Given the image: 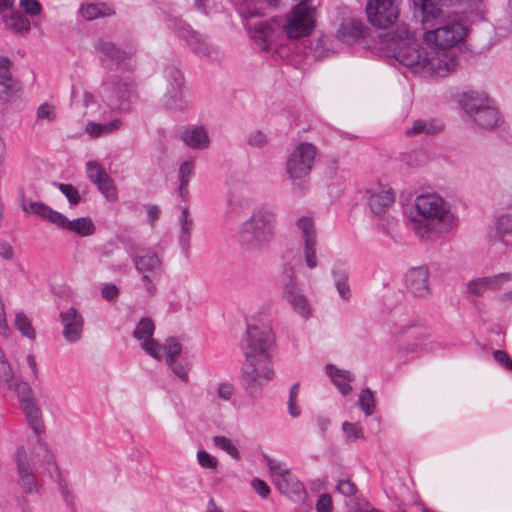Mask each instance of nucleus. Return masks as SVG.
Listing matches in <instances>:
<instances>
[{"label":"nucleus","instance_id":"obj_1","mask_svg":"<svg viewBox=\"0 0 512 512\" xmlns=\"http://www.w3.org/2000/svg\"><path fill=\"white\" fill-rule=\"evenodd\" d=\"M414 14L420 13L427 26L443 14V7L458 9L455 17L442 19L437 27L427 29L422 39L426 44L425 57L416 65L422 77H445L454 72L459 60L455 48L463 44L469 33V22L484 18L485 0H410Z\"/></svg>","mask_w":512,"mask_h":512},{"label":"nucleus","instance_id":"obj_2","mask_svg":"<svg viewBox=\"0 0 512 512\" xmlns=\"http://www.w3.org/2000/svg\"><path fill=\"white\" fill-rule=\"evenodd\" d=\"M410 224L418 238L430 240L454 229L458 218L442 196L426 193L415 198Z\"/></svg>","mask_w":512,"mask_h":512},{"label":"nucleus","instance_id":"obj_3","mask_svg":"<svg viewBox=\"0 0 512 512\" xmlns=\"http://www.w3.org/2000/svg\"><path fill=\"white\" fill-rule=\"evenodd\" d=\"M276 212L268 205L255 209L239 232V241L247 249H258L269 243L275 235Z\"/></svg>","mask_w":512,"mask_h":512},{"label":"nucleus","instance_id":"obj_4","mask_svg":"<svg viewBox=\"0 0 512 512\" xmlns=\"http://www.w3.org/2000/svg\"><path fill=\"white\" fill-rule=\"evenodd\" d=\"M388 47L394 58L407 66L413 73L418 74L416 65L422 63L425 48L417 42L415 34L406 23H399L388 33Z\"/></svg>","mask_w":512,"mask_h":512},{"label":"nucleus","instance_id":"obj_5","mask_svg":"<svg viewBox=\"0 0 512 512\" xmlns=\"http://www.w3.org/2000/svg\"><path fill=\"white\" fill-rule=\"evenodd\" d=\"M317 25V8L312 0H300L285 16L283 31L290 40L310 36Z\"/></svg>","mask_w":512,"mask_h":512},{"label":"nucleus","instance_id":"obj_6","mask_svg":"<svg viewBox=\"0 0 512 512\" xmlns=\"http://www.w3.org/2000/svg\"><path fill=\"white\" fill-rule=\"evenodd\" d=\"M168 27L183 38L195 54L212 60L222 57L220 49L211 44L203 35L193 30L189 24L178 16H167Z\"/></svg>","mask_w":512,"mask_h":512},{"label":"nucleus","instance_id":"obj_7","mask_svg":"<svg viewBox=\"0 0 512 512\" xmlns=\"http://www.w3.org/2000/svg\"><path fill=\"white\" fill-rule=\"evenodd\" d=\"M274 377L270 356L245 357L242 366L243 386L250 395L258 394Z\"/></svg>","mask_w":512,"mask_h":512},{"label":"nucleus","instance_id":"obj_8","mask_svg":"<svg viewBox=\"0 0 512 512\" xmlns=\"http://www.w3.org/2000/svg\"><path fill=\"white\" fill-rule=\"evenodd\" d=\"M42 433L34 432V435L28 438L26 445H20L14 453V463L16 469H19V460H23L28 469H36L37 464H44L48 470L55 466L54 456L47 444L41 437Z\"/></svg>","mask_w":512,"mask_h":512},{"label":"nucleus","instance_id":"obj_9","mask_svg":"<svg viewBox=\"0 0 512 512\" xmlns=\"http://www.w3.org/2000/svg\"><path fill=\"white\" fill-rule=\"evenodd\" d=\"M166 90L162 97V105L172 112L185 111L190 103V92L185 87L184 78L179 69L169 66L164 70Z\"/></svg>","mask_w":512,"mask_h":512},{"label":"nucleus","instance_id":"obj_10","mask_svg":"<svg viewBox=\"0 0 512 512\" xmlns=\"http://www.w3.org/2000/svg\"><path fill=\"white\" fill-rule=\"evenodd\" d=\"M317 155V148L310 142L298 143L288 154L286 172L292 180H303L309 177Z\"/></svg>","mask_w":512,"mask_h":512},{"label":"nucleus","instance_id":"obj_11","mask_svg":"<svg viewBox=\"0 0 512 512\" xmlns=\"http://www.w3.org/2000/svg\"><path fill=\"white\" fill-rule=\"evenodd\" d=\"M264 461L269 469L272 482L280 493L296 501H300L305 498L306 493L304 486L294 475L291 474L288 468L279 461L268 456H264Z\"/></svg>","mask_w":512,"mask_h":512},{"label":"nucleus","instance_id":"obj_12","mask_svg":"<svg viewBox=\"0 0 512 512\" xmlns=\"http://www.w3.org/2000/svg\"><path fill=\"white\" fill-rule=\"evenodd\" d=\"M8 388L17 392L19 403L29 427L34 432L43 433L45 426L42 411L30 385L25 381L16 380L13 375V386Z\"/></svg>","mask_w":512,"mask_h":512},{"label":"nucleus","instance_id":"obj_13","mask_svg":"<svg viewBox=\"0 0 512 512\" xmlns=\"http://www.w3.org/2000/svg\"><path fill=\"white\" fill-rule=\"evenodd\" d=\"M402 2L403 0H367L365 13L368 22L379 29L391 27L400 16Z\"/></svg>","mask_w":512,"mask_h":512},{"label":"nucleus","instance_id":"obj_14","mask_svg":"<svg viewBox=\"0 0 512 512\" xmlns=\"http://www.w3.org/2000/svg\"><path fill=\"white\" fill-rule=\"evenodd\" d=\"M238 12L251 38L259 40L263 50L268 49V42L273 34V26L267 20L261 18L264 10L250 7L249 3L246 2L239 5Z\"/></svg>","mask_w":512,"mask_h":512},{"label":"nucleus","instance_id":"obj_15","mask_svg":"<svg viewBox=\"0 0 512 512\" xmlns=\"http://www.w3.org/2000/svg\"><path fill=\"white\" fill-rule=\"evenodd\" d=\"M273 344V335L270 330L255 325H248L245 333L242 350L245 357L270 356Z\"/></svg>","mask_w":512,"mask_h":512},{"label":"nucleus","instance_id":"obj_16","mask_svg":"<svg viewBox=\"0 0 512 512\" xmlns=\"http://www.w3.org/2000/svg\"><path fill=\"white\" fill-rule=\"evenodd\" d=\"M468 289L475 295H481L488 290H503L501 301L512 300V274L501 273L494 276L477 278L469 282Z\"/></svg>","mask_w":512,"mask_h":512},{"label":"nucleus","instance_id":"obj_17","mask_svg":"<svg viewBox=\"0 0 512 512\" xmlns=\"http://www.w3.org/2000/svg\"><path fill=\"white\" fill-rule=\"evenodd\" d=\"M132 82L129 79L104 84L99 94L113 110H125L132 95Z\"/></svg>","mask_w":512,"mask_h":512},{"label":"nucleus","instance_id":"obj_18","mask_svg":"<svg viewBox=\"0 0 512 512\" xmlns=\"http://www.w3.org/2000/svg\"><path fill=\"white\" fill-rule=\"evenodd\" d=\"M297 229L301 232L303 239L302 255L306 266L315 269L318 265L316 246L317 236L314 221L312 218L303 216L296 222Z\"/></svg>","mask_w":512,"mask_h":512},{"label":"nucleus","instance_id":"obj_19","mask_svg":"<svg viewBox=\"0 0 512 512\" xmlns=\"http://www.w3.org/2000/svg\"><path fill=\"white\" fill-rule=\"evenodd\" d=\"M154 331V322L150 318L144 317L137 323L133 336L137 341H139L140 347L147 354L154 359L160 360L162 357V345L152 338Z\"/></svg>","mask_w":512,"mask_h":512},{"label":"nucleus","instance_id":"obj_20","mask_svg":"<svg viewBox=\"0 0 512 512\" xmlns=\"http://www.w3.org/2000/svg\"><path fill=\"white\" fill-rule=\"evenodd\" d=\"M283 298L301 317L307 319L311 315V306L307 297L301 293L292 275L288 273L282 284Z\"/></svg>","mask_w":512,"mask_h":512},{"label":"nucleus","instance_id":"obj_21","mask_svg":"<svg viewBox=\"0 0 512 512\" xmlns=\"http://www.w3.org/2000/svg\"><path fill=\"white\" fill-rule=\"evenodd\" d=\"M407 291L416 298L427 299L431 295L429 271L425 266L414 267L408 270L405 276Z\"/></svg>","mask_w":512,"mask_h":512},{"label":"nucleus","instance_id":"obj_22","mask_svg":"<svg viewBox=\"0 0 512 512\" xmlns=\"http://www.w3.org/2000/svg\"><path fill=\"white\" fill-rule=\"evenodd\" d=\"M86 172L89 180L97 186L99 191L109 201H115L117 199V191L113 180L98 162L88 161L86 163Z\"/></svg>","mask_w":512,"mask_h":512},{"label":"nucleus","instance_id":"obj_23","mask_svg":"<svg viewBox=\"0 0 512 512\" xmlns=\"http://www.w3.org/2000/svg\"><path fill=\"white\" fill-rule=\"evenodd\" d=\"M367 204L374 214H383L394 202V193L386 185L374 184L366 189Z\"/></svg>","mask_w":512,"mask_h":512},{"label":"nucleus","instance_id":"obj_24","mask_svg":"<svg viewBox=\"0 0 512 512\" xmlns=\"http://www.w3.org/2000/svg\"><path fill=\"white\" fill-rule=\"evenodd\" d=\"M60 321L63 326L62 334L66 341L74 343L81 339L84 318L74 307H69L62 311L60 313Z\"/></svg>","mask_w":512,"mask_h":512},{"label":"nucleus","instance_id":"obj_25","mask_svg":"<svg viewBox=\"0 0 512 512\" xmlns=\"http://www.w3.org/2000/svg\"><path fill=\"white\" fill-rule=\"evenodd\" d=\"M135 269L142 276L157 277L163 269L162 259L153 251H146L143 254L135 255L133 258Z\"/></svg>","mask_w":512,"mask_h":512},{"label":"nucleus","instance_id":"obj_26","mask_svg":"<svg viewBox=\"0 0 512 512\" xmlns=\"http://www.w3.org/2000/svg\"><path fill=\"white\" fill-rule=\"evenodd\" d=\"M12 62L0 56V102L7 103L16 89V84L11 74Z\"/></svg>","mask_w":512,"mask_h":512},{"label":"nucleus","instance_id":"obj_27","mask_svg":"<svg viewBox=\"0 0 512 512\" xmlns=\"http://www.w3.org/2000/svg\"><path fill=\"white\" fill-rule=\"evenodd\" d=\"M492 100L483 92H467L461 96L460 105L462 109L472 118L476 117Z\"/></svg>","mask_w":512,"mask_h":512},{"label":"nucleus","instance_id":"obj_28","mask_svg":"<svg viewBox=\"0 0 512 512\" xmlns=\"http://www.w3.org/2000/svg\"><path fill=\"white\" fill-rule=\"evenodd\" d=\"M21 208L22 210L27 214H35L40 216L41 218L48 220L49 222L55 224L56 226L61 223L62 220V213L53 210L43 202H30L29 204L26 203L25 197L22 196L21 199Z\"/></svg>","mask_w":512,"mask_h":512},{"label":"nucleus","instance_id":"obj_29","mask_svg":"<svg viewBox=\"0 0 512 512\" xmlns=\"http://www.w3.org/2000/svg\"><path fill=\"white\" fill-rule=\"evenodd\" d=\"M365 32V25L355 19H347L341 23L337 32L336 38L343 43H353L363 37Z\"/></svg>","mask_w":512,"mask_h":512},{"label":"nucleus","instance_id":"obj_30","mask_svg":"<svg viewBox=\"0 0 512 512\" xmlns=\"http://www.w3.org/2000/svg\"><path fill=\"white\" fill-rule=\"evenodd\" d=\"M58 227L74 232L81 237L91 236L96 230L93 221L89 217H80L74 220H69L63 214L61 223H59Z\"/></svg>","mask_w":512,"mask_h":512},{"label":"nucleus","instance_id":"obj_31","mask_svg":"<svg viewBox=\"0 0 512 512\" xmlns=\"http://www.w3.org/2000/svg\"><path fill=\"white\" fill-rule=\"evenodd\" d=\"M180 138L192 149H206L210 144L208 133L203 127L187 128L181 132Z\"/></svg>","mask_w":512,"mask_h":512},{"label":"nucleus","instance_id":"obj_32","mask_svg":"<svg viewBox=\"0 0 512 512\" xmlns=\"http://www.w3.org/2000/svg\"><path fill=\"white\" fill-rule=\"evenodd\" d=\"M332 276L340 298L344 301H349L351 298V289L348 283V271L344 263L338 262L333 265Z\"/></svg>","mask_w":512,"mask_h":512},{"label":"nucleus","instance_id":"obj_33","mask_svg":"<svg viewBox=\"0 0 512 512\" xmlns=\"http://www.w3.org/2000/svg\"><path fill=\"white\" fill-rule=\"evenodd\" d=\"M19 462V469H16L18 486L26 494L37 493L38 483L35 476L36 469H28L21 459Z\"/></svg>","mask_w":512,"mask_h":512},{"label":"nucleus","instance_id":"obj_34","mask_svg":"<svg viewBox=\"0 0 512 512\" xmlns=\"http://www.w3.org/2000/svg\"><path fill=\"white\" fill-rule=\"evenodd\" d=\"M326 372L341 394L347 395L351 392L352 387L350 386V382L354 380V376L351 372L338 369L333 365H327Z\"/></svg>","mask_w":512,"mask_h":512},{"label":"nucleus","instance_id":"obj_35","mask_svg":"<svg viewBox=\"0 0 512 512\" xmlns=\"http://www.w3.org/2000/svg\"><path fill=\"white\" fill-rule=\"evenodd\" d=\"M473 120L484 129L496 127L500 121V115L493 101L480 110Z\"/></svg>","mask_w":512,"mask_h":512},{"label":"nucleus","instance_id":"obj_36","mask_svg":"<svg viewBox=\"0 0 512 512\" xmlns=\"http://www.w3.org/2000/svg\"><path fill=\"white\" fill-rule=\"evenodd\" d=\"M180 231H179V242L182 249L188 253L190 247V238L191 232L193 230V220L189 216L188 209L186 207L182 208V214L180 217Z\"/></svg>","mask_w":512,"mask_h":512},{"label":"nucleus","instance_id":"obj_37","mask_svg":"<svg viewBox=\"0 0 512 512\" xmlns=\"http://www.w3.org/2000/svg\"><path fill=\"white\" fill-rule=\"evenodd\" d=\"M121 125L122 122L119 119H114L106 124H100L90 121L86 124L84 130L92 138H97L99 136L110 134L118 130L121 127Z\"/></svg>","mask_w":512,"mask_h":512},{"label":"nucleus","instance_id":"obj_38","mask_svg":"<svg viewBox=\"0 0 512 512\" xmlns=\"http://www.w3.org/2000/svg\"><path fill=\"white\" fill-rule=\"evenodd\" d=\"M442 125L435 120H415L412 127L406 131L408 136H416L420 134L432 135L439 132Z\"/></svg>","mask_w":512,"mask_h":512},{"label":"nucleus","instance_id":"obj_39","mask_svg":"<svg viewBox=\"0 0 512 512\" xmlns=\"http://www.w3.org/2000/svg\"><path fill=\"white\" fill-rule=\"evenodd\" d=\"M5 26L14 33H26L30 30V21L26 16L13 12L9 16H4Z\"/></svg>","mask_w":512,"mask_h":512},{"label":"nucleus","instance_id":"obj_40","mask_svg":"<svg viewBox=\"0 0 512 512\" xmlns=\"http://www.w3.org/2000/svg\"><path fill=\"white\" fill-rule=\"evenodd\" d=\"M235 387L230 382H221L208 390V397L211 401H229L234 395Z\"/></svg>","mask_w":512,"mask_h":512},{"label":"nucleus","instance_id":"obj_41","mask_svg":"<svg viewBox=\"0 0 512 512\" xmlns=\"http://www.w3.org/2000/svg\"><path fill=\"white\" fill-rule=\"evenodd\" d=\"M97 49L103 57H106L112 61L120 63L127 57L126 53L118 49L114 44L109 42H99Z\"/></svg>","mask_w":512,"mask_h":512},{"label":"nucleus","instance_id":"obj_42","mask_svg":"<svg viewBox=\"0 0 512 512\" xmlns=\"http://www.w3.org/2000/svg\"><path fill=\"white\" fill-rule=\"evenodd\" d=\"M212 442L215 447L226 452L229 456H231L235 460H239L241 455L239 450L233 441L225 436H214L212 438Z\"/></svg>","mask_w":512,"mask_h":512},{"label":"nucleus","instance_id":"obj_43","mask_svg":"<svg viewBox=\"0 0 512 512\" xmlns=\"http://www.w3.org/2000/svg\"><path fill=\"white\" fill-rule=\"evenodd\" d=\"M194 173V163L192 160L183 162L179 168V193L184 196L187 193V186Z\"/></svg>","mask_w":512,"mask_h":512},{"label":"nucleus","instance_id":"obj_44","mask_svg":"<svg viewBox=\"0 0 512 512\" xmlns=\"http://www.w3.org/2000/svg\"><path fill=\"white\" fill-rule=\"evenodd\" d=\"M14 326L22 336L32 340L35 339V330L32 327L31 321L24 313L18 312L15 315Z\"/></svg>","mask_w":512,"mask_h":512},{"label":"nucleus","instance_id":"obj_45","mask_svg":"<svg viewBox=\"0 0 512 512\" xmlns=\"http://www.w3.org/2000/svg\"><path fill=\"white\" fill-rule=\"evenodd\" d=\"M83 18L87 20H94L101 16L109 14V8L104 4H87L83 5L80 9Z\"/></svg>","mask_w":512,"mask_h":512},{"label":"nucleus","instance_id":"obj_46","mask_svg":"<svg viewBox=\"0 0 512 512\" xmlns=\"http://www.w3.org/2000/svg\"><path fill=\"white\" fill-rule=\"evenodd\" d=\"M342 430L350 443H355L357 440H364L363 427L359 423H351L348 421L343 422Z\"/></svg>","mask_w":512,"mask_h":512},{"label":"nucleus","instance_id":"obj_47","mask_svg":"<svg viewBox=\"0 0 512 512\" xmlns=\"http://www.w3.org/2000/svg\"><path fill=\"white\" fill-rule=\"evenodd\" d=\"M496 229L500 234L512 233V204L499 215L496 222Z\"/></svg>","mask_w":512,"mask_h":512},{"label":"nucleus","instance_id":"obj_48","mask_svg":"<svg viewBox=\"0 0 512 512\" xmlns=\"http://www.w3.org/2000/svg\"><path fill=\"white\" fill-rule=\"evenodd\" d=\"M358 404L366 416H370L374 413V410H375L374 394L369 388L363 389L360 392Z\"/></svg>","mask_w":512,"mask_h":512},{"label":"nucleus","instance_id":"obj_49","mask_svg":"<svg viewBox=\"0 0 512 512\" xmlns=\"http://www.w3.org/2000/svg\"><path fill=\"white\" fill-rule=\"evenodd\" d=\"M165 351V361H172L177 359V357L182 352L181 343L174 337H169L166 339L164 345L162 346V351Z\"/></svg>","mask_w":512,"mask_h":512},{"label":"nucleus","instance_id":"obj_50","mask_svg":"<svg viewBox=\"0 0 512 512\" xmlns=\"http://www.w3.org/2000/svg\"><path fill=\"white\" fill-rule=\"evenodd\" d=\"M0 382L7 387L13 386V369L5 358V355L0 348Z\"/></svg>","mask_w":512,"mask_h":512},{"label":"nucleus","instance_id":"obj_51","mask_svg":"<svg viewBox=\"0 0 512 512\" xmlns=\"http://www.w3.org/2000/svg\"><path fill=\"white\" fill-rule=\"evenodd\" d=\"M228 204L234 212L241 213L249 208L251 201L246 196L232 192L229 196Z\"/></svg>","mask_w":512,"mask_h":512},{"label":"nucleus","instance_id":"obj_52","mask_svg":"<svg viewBox=\"0 0 512 512\" xmlns=\"http://www.w3.org/2000/svg\"><path fill=\"white\" fill-rule=\"evenodd\" d=\"M197 462L202 468L212 471H215L218 467L217 458L205 450H199L197 452Z\"/></svg>","mask_w":512,"mask_h":512},{"label":"nucleus","instance_id":"obj_53","mask_svg":"<svg viewBox=\"0 0 512 512\" xmlns=\"http://www.w3.org/2000/svg\"><path fill=\"white\" fill-rule=\"evenodd\" d=\"M57 186L59 190L66 196L71 205H76L80 202L81 196L74 186L65 183H59Z\"/></svg>","mask_w":512,"mask_h":512},{"label":"nucleus","instance_id":"obj_54","mask_svg":"<svg viewBox=\"0 0 512 512\" xmlns=\"http://www.w3.org/2000/svg\"><path fill=\"white\" fill-rule=\"evenodd\" d=\"M37 118L39 120H47L49 122L56 118L55 108L52 105L44 103L37 109Z\"/></svg>","mask_w":512,"mask_h":512},{"label":"nucleus","instance_id":"obj_55","mask_svg":"<svg viewBox=\"0 0 512 512\" xmlns=\"http://www.w3.org/2000/svg\"><path fill=\"white\" fill-rule=\"evenodd\" d=\"M167 365L171 368V370L173 371V373L179 377L183 382H187L188 379H189V376H188V371L187 369L183 366L182 363L178 362L177 359H174L172 361H168L166 362Z\"/></svg>","mask_w":512,"mask_h":512},{"label":"nucleus","instance_id":"obj_56","mask_svg":"<svg viewBox=\"0 0 512 512\" xmlns=\"http://www.w3.org/2000/svg\"><path fill=\"white\" fill-rule=\"evenodd\" d=\"M247 142L252 147L260 148L267 143V137L261 131H253L248 135Z\"/></svg>","mask_w":512,"mask_h":512},{"label":"nucleus","instance_id":"obj_57","mask_svg":"<svg viewBox=\"0 0 512 512\" xmlns=\"http://www.w3.org/2000/svg\"><path fill=\"white\" fill-rule=\"evenodd\" d=\"M20 6L29 15H38L41 12V5L37 0H20Z\"/></svg>","mask_w":512,"mask_h":512},{"label":"nucleus","instance_id":"obj_58","mask_svg":"<svg viewBox=\"0 0 512 512\" xmlns=\"http://www.w3.org/2000/svg\"><path fill=\"white\" fill-rule=\"evenodd\" d=\"M193 7L203 14H209L216 8V2L215 0H194Z\"/></svg>","mask_w":512,"mask_h":512},{"label":"nucleus","instance_id":"obj_59","mask_svg":"<svg viewBox=\"0 0 512 512\" xmlns=\"http://www.w3.org/2000/svg\"><path fill=\"white\" fill-rule=\"evenodd\" d=\"M337 490L344 496H352L356 492V487L349 479H342L337 484Z\"/></svg>","mask_w":512,"mask_h":512},{"label":"nucleus","instance_id":"obj_60","mask_svg":"<svg viewBox=\"0 0 512 512\" xmlns=\"http://www.w3.org/2000/svg\"><path fill=\"white\" fill-rule=\"evenodd\" d=\"M317 512H331L332 511V499L328 494H322L319 496L316 502Z\"/></svg>","mask_w":512,"mask_h":512},{"label":"nucleus","instance_id":"obj_61","mask_svg":"<svg viewBox=\"0 0 512 512\" xmlns=\"http://www.w3.org/2000/svg\"><path fill=\"white\" fill-rule=\"evenodd\" d=\"M495 361L507 370H512V360L505 351L496 350L493 353Z\"/></svg>","mask_w":512,"mask_h":512},{"label":"nucleus","instance_id":"obj_62","mask_svg":"<svg viewBox=\"0 0 512 512\" xmlns=\"http://www.w3.org/2000/svg\"><path fill=\"white\" fill-rule=\"evenodd\" d=\"M102 297L107 301L115 300L119 295V289L115 284H106L101 291Z\"/></svg>","mask_w":512,"mask_h":512},{"label":"nucleus","instance_id":"obj_63","mask_svg":"<svg viewBox=\"0 0 512 512\" xmlns=\"http://www.w3.org/2000/svg\"><path fill=\"white\" fill-rule=\"evenodd\" d=\"M280 0H244L242 3H249L250 7L261 8L265 10L267 7H276Z\"/></svg>","mask_w":512,"mask_h":512},{"label":"nucleus","instance_id":"obj_64","mask_svg":"<svg viewBox=\"0 0 512 512\" xmlns=\"http://www.w3.org/2000/svg\"><path fill=\"white\" fill-rule=\"evenodd\" d=\"M251 485L262 498H266L270 493L269 486L261 479H254Z\"/></svg>","mask_w":512,"mask_h":512}]
</instances>
